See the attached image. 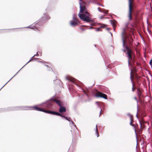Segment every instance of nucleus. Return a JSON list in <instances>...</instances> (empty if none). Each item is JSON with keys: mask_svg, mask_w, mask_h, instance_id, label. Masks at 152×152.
Here are the masks:
<instances>
[{"mask_svg": "<svg viewBox=\"0 0 152 152\" xmlns=\"http://www.w3.org/2000/svg\"><path fill=\"white\" fill-rule=\"evenodd\" d=\"M78 23L77 21L71 20L69 23L70 25L72 27H75L77 26Z\"/></svg>", "mask_w": 152, "mask_h": 152, "instance_id": "nucleus-8", "label": "nucleus"}, {"mask_svg": "<svg viewBox=\"0 0 152 152\" xmlns=\"http://www.w3.org/2000/svg\"><path fill=\"white\" fill-rule=\"evenodd\" d=\"M96 104H97V103H98V102H96Z\"/></svg>", "mask_w": 152, "mask_h": 152, "instance_id": "nucleus-59", "label": "nucleus"}, {"mask_svg": "<svg viewBox=\"0 0 152 152\" xmlns=\"http://www.w3.org/2000/svg\"><path fill=\"white\" fill-rule=\"evenodd\" d=\"M18 72H17L15 74V75H16L18 73Z\"/></svg>", "mask_w": 152, "mask_h": 152, "instance_id": "nucleus-58", "label": "nucleus"}, {"mask_svg": "<svg viewBox=\"0 0 152 152\" xmlns=\"http://www.w3.org/2000/svg\"><path fill=\"white\" fill-rule=\"evenodd\" d=\"M53 104V98L46 101L45 102H43L42 104H44V107L48 109H51Z\"/></svg>", "mask_w": 152, "mask_h": 152, "instance_id": "nucleus-3", "label": "nucleus"}, {"mask_svg": "<svg viewBox=\"0 0 152 152\" xmlns=\"http://www.w3.org/2000/svg\"><path fill=\"white\" fill-rule=\"evenodd\" d=\"M98 106L100 108V114H99V117L100 116V114H101V112L102 111V109H101V108L100 107V106H99V105H98Z\"/></svg>", "mask_w": 152, "mask_h": 152, "instance_id": "nucleus-33", "label": "nucleus"}, {"mask_svg": "<svg viewBox=\"0 0 152 152\" xmlns=\"http://www.w3.org/2000/svg\"><path fill=\"white\" fill-rule=\"evenodd\" d=\"M132 70H131V73H130V80H131V82L132 83V91H134V89H133V87H134V82L133 81V80L132 79Z\"/></svg>", "mask_w": 152, "mask_h": 152, "instance_id": "nucleus-12", "label": "nucleus"}, {"mask_svg": "<svg viewBox=\"0 0 152 152\" xmlns=\"http://www.w3.org/2000/svg\"><path fill=\"white\" fill-rule=\"evenodd\" d=\"M18 72H17L15 74V75H16L18 73Z\"/></svg>", "mask_w": 152, "mask_h": 152, "instance_id": "nucleus-56", "label": "nucleus"}, {"mask_svg": "<svg viewBox=\"0 0 152 152\" xmlns=\"http://www.w3.org/2000/svg\"><path fill=\"white\" fill-rule=\"evenodd\" d=\"M134 99L136 100V102H137V104H138V100L137 99V97H134Z\"/></svg>", "mask_w": 152, "mask_h": 152, "instance_id": "nucleus-31", "label": "nucleus"}, {"mask_svg": "<svg viewBox=\"0 0 152 152\" xmlns=\"http://www.w3.org/2000/svg\"><path fill=\"white\" fill-rule=\"evenodd\" d=\"M130 122H133V121L132 120V118L131 119V120L130 119Z\"/></svg>", "mask_w": 152, "mask_h": 152, "instance_id": "nucleus-50", "label": "nucleus"}, {"mask_svg": "<svg viewBox=\"0 0 152 152\" xmlns=\"http://www.w3.org/2000/svg\"><path fill=\"white\" fill-rule=\"evenodd\" d=\"M152 58L150 61L149 62V64L151 66V67H152Z\"/></svg>", "mask_w": 152, "mask_h": 152, "instance_id": "nucleus-30", "label": "nucleus"}, {"mask_svg": "<svg viewBox=\"0 0 152 152\" xmlns=\"http://www.w3.org/2000/svg\"><path fill=\"white\" fill-rule=\"evenodd\" d=\"M98 10L99 12H103L105 14H107V12H108V10H106L105 12H104L103 11H102L100 10L99 9V7H98Z\"/></svg>", "mask_w": 152, "mask_h": 152, "instance_id": "nucleus-17", "label": "nucleus"}, {"mask_svg": "<svg viewBox=\"0 0 152 152\" xmlns=\"http://www.w3.org/2000/svg\"><path fill=\"white\" fill-rule=\"evenodd\" d=\"M66 80L72 81L73 82H74L75 79L70 76H66Z\"/></svg>", "mask_w": 152, "mask_h": 152, "instance_id": "nucleus-10", "label": "nucleus"}, {"mask_svg": "<svg viewBox=\"0 0 152 152\" xmlns=\"http://www.w3.org/2000/svg\"><path fill=\"white\" fill-rule=\"evenodd\" d=\"M53 103H54V102H55L59 106V107L61 106V102L59 101L57 99H55L53 98Z\"/></svg>", "mask_w": 152, "mask_h": 152, "instance_id": "nucleus-13", "label": "nucleus"}, {"mask_svg": "<svg viewBox=\"0 0 152 152\" xmlns=\"http://www.w3.org/2000/svg\"><path fill=\"white\" fill-rule=\"evenodd\" d=\"M101 27H104V26H101Z\"/></svg>", "mask_w": 152, "mask_h": 152, "instance_id": "nucleus-62", "label": "nucleus"}, {"mask_svg": "<svg viewBox=\"0 0 152 152\" xmlns=\"http://www.w3.org/2000/svg\"><path fill=\"white\" fill-rule=\"evenodd\" d=\"M38 62L40 63H42V62L40 61H38Z\"/></svg>", "mask_w": 152, "mask_h": 152, "instance_id": "nucleus-48", "label": "nucleus"}, {"mask_svg": "<svg viewBox=\"0 0 152 152\" xmlns=\"http://www.w3.org/2000/svg\"><path fill=\"white\" fill-rule=\"evenodd\" d=\"M60 116L64 118L67 120H68V118H68L67 117H66L65 116H64V115H63L62 114H61V116Z\"/></svg>", "mask_w": 152, "mask_h": 152, "instance_id": "nucleus-22", "label": "nucleus"}, {"mask_svg": "<svg viewBox=\"0 0 152 152\" xmlns=\"http://www.w3.org/2000/svg\"><path fill=\"white\" fill-rule=\"evenodd\" d=\"M140 128H141L142 126V124L140 122Z\"/></svg>", "mask_w": 152, "mask_h": 152, "instance_id": "nucleus-39", "label": "nucleus"}, {"mask_svg": "<svg viewBox=\"0 0 152 152\" xmlns=\"http://www.w3.org/2000/svg\"><path fill=\"white\" fill-rule=\"evenodd\" d=\"M32 59L31 58V59L29 61L27 62L23 66L22 68L20 69L18 71V72L22 68H23L26 64H28V63H29V62H30L31 61V59Z\"/></svg>", "mask_w": 152, "mask_h": 152, "instance_id": "nucleus-28", "label": "nucleus"}, {"mask_svg": "<svg viewBox=\"0 0 152 152\" xmlns=\"http://www.w3.org/2000/svg\"><path fill=\"white\" fill-rule=\"evenodd\" d=\"M91 100V99H88L87 100H86L85 101V102H89Z\"/></svg>", "mask_w": 152, "mask_h": 152, "instance_id": "nucleus-36", "label": "nucleus"}, {"mask_svg": "<svg viewBox=\"0 0 152 152\" xmlns=\"http://www.w3.org/2000/svg\"><path fill=\"white\" fill-rule=\"evenodd\" d=\"M18 72H17L15 74V75H16L18 73Z\"/></svg>", "mask_w": 152, "mask_h": 152, "instance_id": "nucleus-52", "label": "nucleus"}, {"mask_svg": "<svg viewBox=\"0 0 152 152\" xmlns=\"http://www.w3.org/2000/svg\"><path fill=\"white\" fill-rule=\"evenodd\" d=\"M44 110L42 108H41L38 107V108L37 110V111H42V112H44Z\"/></svg>", "mask_w": 152, "mask_h": 152, "instance_id": "nucleus-20", "label": "nucleus"}, {"mask_svg": "<svg viewBox=\"0 0 152 152\" xmlns=\"http://www.w3.org/2000/svg\"><path fill=\"white\" fill-rule=\"evenodd\" d=\"M126 49L125 48V49H122V50L124 52H126Z\"/></svg>", "mask_w": 152, "mask_h": 152, "instance_id": "nucleus-37", "label": "nucleus"}, {"mask_svg": "<svg viewBox=\"0 0 152 152\" xmlns=\"http://www.w3.org/2000/svg\"><path fill=\"white\" fill-rule=\"evenodd\" d=\"M18 72H17L15 74V75H16L18 73Z\"/></svg>", "mask_w": 152, "mask_h": 152, "instance_id": "nucleus-55", "label": "nucleus"}, {"mask_svg": "<svg viewBox=\"0 0 152 152\" xmlns=\"http://www.w3.org/2000/svg\"><path fill=\"white\" fill-rule=\"evenodd\" d=\"M49 69L48 70H49V71L50 70H51V69L52 70V69H51V68H49Z\"/></svg>", "mask_w": 152, "mask_h": 152, "instance_id": "nucleus-45", "label": "nucleus"}, {"mask_svg": "<svg viewBox=\"0 0 152 152\" xmlns=\"http://www.w3.org/2000/svg\"><path fill=\"white\" fill-rule=\"evenodd\" d=\"M72 20V21H77L76 19V18L75 17V15H74L73 16V20Z\"/></svg>", "mask_w": 152, "mask_h": 152, "instance_id": "nucleus-21", "label": "nucleus"}, {"mask_svg": "<svg viewBox=\"0 0 152 152\" xmlns=\"http://www.w3.org/2000/svg\"><path fill=\"white\" fill-rule=\"evenodd\" d=\"M129 1V20H131L132 19L131 18V12L132 11V1L131 0H128Z\"/></svg>", "mask_w": 152, "mask_h": 152, "instance_id": "nucleus-4", "label": "nucleus"}, {"mask_svg": "<svg viewBox=\"0 0 152 152\" xmlns=\"http://www.w3.org/2000/svg\"><path fill=\"white\" fill-rule=\"evenodd\" d=\"M50 114L53 115H56L58 116H61V114L59 113H58V112H55V111H51V112Z\"/></svg>", "mask_w": 152, "mask_h": 152, "instance_id": "nucleus-14", "label": "nucleus"}, {"mask_svg": "<svg viewBox=\"0 0 152 152\" xmlns=\"http://www.w3.org/2000/svg\"><path fill=\"white\" fill-rule=\"evenodd\" d=\"M25 28H32V29H34L35 28L34 26H33L32 27L31 26V25L29 26H28L27 27H24Z\"/></svg>", "mask_w": 152, "mask_h": 152, "instance_id": "nucleus-19", "label": "nucleus"}, {"mask_svg": "<svg viewBox=\"0 0 152 152\" xmlns=\"http://www.w3.org/2000/svg\"><path fill=\"white\" fill-rule=\"evenodd\" d=\"M109 33H110V34L111 35V36H112V34L110 32H109Z\"/></svg>", "mask_w": 152, "mask_h": 152, "instance_id": "nucleus-49", "label": "nucleus"}, {"mask_svg": "<svg viewBox=\"0 0 152 152\" xmlns=\"http://www.w3.org/2000/svg\"><path fill=\"white\" fill-rule=\"evenodd\" d=\"M124 31L121 33L122 39L123 42V47L126 49L127 51V58H128V65H130V60L132 59V50L129 47L126 45L125 44V41L124 39Z\"/></svg>", "mask_w": 152, "mask_h": 152, "instance_id": "nucleus-1", "label": "nucleus"}, {"mask_svg": "<svg viewBox=\"0 0 152 152\" xmlns=\"http://www.w3.org/2000/svg\"><path fill=\"white\" fill-rule=\"evenodd\" d=\"M106 29H107V30L108 31H109L110 29V28H106Z\"/></svg>", "mask_w": 152, "mask_h": 152, "instance_id": "nucleus-43", "label": "nucleus"}, {"mask_svg": "<svg viewBox=\"0 0 152 152\" xmlns=\"http://www.w3.org/2000/svg\"><path fill=\"white\" fill-rule=\"evenodd\" d=\"M18 72H17L15 74V75H16L18 73Z\"/></svg>", "mask_w": 152, "mask_h": 152, "instance_id": "nucleus-57", "label": "nucleus"}, {"mask_svg": "<svg viewBox=\"0 0 152 152\" xmlns=\"http://www.w3.org/2000/svg\"><path fill=\"white\" fill-rule=\"evenodd\" d=\"M129 43L131 44V42L130 41H129Z\"/></svg>", "mask_w": 152, "mask_h": 152, "instance_id": "nucleus-63", "label": "nucleus"}, {"mask_svg": "<svg viewBox=\"0 0 152 152\" xmlns=\"http://www.w3.org/2000/svg\"><path fill=\"white\" fill-rule=\"evenodd\" d=\"M80 1V2L81 3H83V2L81 0H79Z\"/></svg>", "mask_w": 152, "mask_h": 152, "instance_id": "nucleus-44", "label": "nucleus"}, {"mask_svg": "<svg viewBox=\"0 0 152 152\" xmlns=\"http://www.w3.org/2000/svg\"><path fill=\"white\" fill-rule=\"evenodd\" d=\"M13 77L10 78V79L9 81H8V82L5 84V85H6L9 81L13 78Z\"/></svg>", "mask_w": 152, "mask_h": 152, "instance_id": "nucleus-40", "label": "nucleus"}, {"mask_svg": "<svg viewBox=\"0 0 152 152\" xmlns=\"http://www.w3.org/2000/svg\"><path fill=\"white\" fill-rule=\"evenodd\" d=\"M34 108L35 110H37L38 107H37V106L35 105L34 106H25L22 107L20 109L22 110H28V108Z\"/></svg>", "mask_w": 152, "mask_h": 152, "instance_id": "nucleus-6", "label": "nucleus"}, {"mask_svg": "<svg viewBox=\"0 0 152 152\" xmlns=\"http://www.w3.org/2000/svg\"><path fill=\"white\" fill-rule=\"evenodd\" d=\"M96 96L97 97H100L104 98L105 99H107V95L101 92L97 93L96 95Z\"/></svg>", "mask_w": 152, "mask_h": 152, "instance_id": "nucleus-5", "label": "nucleus"}, {"mask_svg": "<svg viewBox=\"0 0 152 152\" xmlns=\"http://www.w3.org/2000/svg\"><path fill=\"white\" fill-rule=\"evenodd\" d=\"M84 13L86 14H86L87 16H90L89 13L88 12L86 11L85 12H84Z\"/></svg>", "mask_w": 152, "mask_h": 152, "instance_id": "nucleus-26", "label": "nucleus"}, {"mask_svg": "<svg viewBox=\"0 0 152 152\" xmlns=\"http://www.w3.org/2000/svg\"><path fill=\"white\" fill-rule=\"evenodd\" d=\"M38 52H37L36 54L34 55L32 57H31V58H32L34 57V56H37V55H38Z\"/></svg>", "mask_w": 152, "mask_h": 152, "instance_id": "nucleus-32", "label": "nucleus"}, {"mask_svg": "<svg viewBox=\"0 0 152 152\" xmlns=\"http://www.w3.org/2000/svg\"><path fill=\"white\" fill-rule=\"evenodd\" d=\"M97 133L96 135H97V137H99V134L98 133Z\"/></svg>", "mask_w": 152, "mask_h": 152, "instance_id": "nucleus-41", "label": "nucleus"}, {"mask_svg": "<svg viewBox=\"0 0 152 152\" xmlns=\"http://www.w3.org/2000/svg\"><path fill=\"white\" fill-rule=\"evenodd\" d=\"M5 85V84L4 86H2V87L0 89V90H1V89L3 88V87H4V86Z\"/></svg>", "mask_w": 152, "mask_h": 152, "instance_id": "nucleus-51", "label": "nucleus"}, {"mask_svg": "<svg viewBox=\"0 0 152 152\" xmlns=\"http://www.w3.org/2000/svg\"><path fill=\"white\" fill-rule=\"evenodd\" d=\"M127 115L128 116H129L130 117V119L131 120L132 117V115H131L129 113H128L127 114Z\"/></svg>", "mask_w": 152, "mask_h": 152, "instance_id": "nucleus-23", "label": "nucleus"}, {"mask_svg": "<svg viewBox=\"0 0 152 152\" xmlns=\"http://www.w3.org/2000/svg\"><path fill=\"white\" fill-rule=\"evenodd\" d=\"M130 39H132V40H133V39H132L131 38H130Z\"/></svg>", "mask_w": 152, "mask_h": 152, "instance_id": "nucleus-64", "label": "nucleus"}, {"mask_svg": "<svg viewBox=\"0 0 152 152\" xmlns=\"http://www.w3.org/2000/svg\"><path fill=\"white\" fill-rule=\"evenodd\" d=\"M83 91L84 92V93H85V94H86L87 96L88 97V94H86V92H85V91H84V90H83Z\"/></svg>", "mask_w": 152, "mask_h": 152, "instance_id": "nucleus-38", "label": "nucleus"}, {"mask_svg": "<svg viewBox=\"0 0 152 152\" xmlns=\"http://www.w3.org/2000/svg\"><path fill=\"white\" fill-rule=\"evenodd\" d=\"M45 66H46V67H49V66H48L47 65H45Z\"/></svg>", "mask_w": 152, "mask_h": 152, "instance_id": "nucleus-46", "label": "nucleus"}, {"mask_svg": "<svg viewBox=\"0 0 152 152\" xmlns=\"http://www.w3.org/2000/svg\"><path fill=\"white\" fill-rule=\"evenodd\" d=\"M67 120L70 123H71V120L70 118L69 117V118H68Z\"/></svg>", "mask_w": 152, "mask_h": 152, "instance_id": "nucleus-34", "label": "nucleus"}, {"mask_svg": "<svg viewBox=\"0 0 152 152\" xmlns=\"http://www.w3.org/2000/svg\"><path fill=\"white\" fill-rule=\"evenodd\" d=\"M100 31V28H97L96 30V31Z\"/></svg>", "mask_w": 152, "mask_h": 152, "instance_id": "nucleus-35", "label": "nucleus"}, {"mask_svg": "<svg viewBox=\"0 0 152 152\" xmlns=\"http://www.w3.org/2000/svg\"><path fill=\"white\" fill-rule=\"evenodd\" d=\"M130 125L132 126H133L134 127V132H135V134H136V138H137V133H136V129H135V125L134 124H133L132 123V122H130Z\"/></svg>", "mask_w": 152, "mask_h": 152, "instance_id": "nucleus-15", "label": "nucleus"}, {"mask_svg": "<svg viewBox=\"0 0 152 152\" xmlns=\"http://www.w3.org/2000/svg\"><path fill=\"white\" fill-rule=\"evenodd\" d=\"M138 107H139L138 105V104H137V114H136V117H137V118H138V116H137V113H138Z\"/></svg>", "mask_w": 152, "mask_h": 152, "instance_id": "nucleus-24", "label": "nucleus"}, {"mask_svg": "<svg viewBox=\"0 0 152 152\" xmlns=\"http://www.w3.org/2000/svg\"><path fill=\"white\" fill-rule=\"evenodd\" d=\"M93 28L92 27H91L90 28H89V29H91Z\"/></svg>", "mask_w": 152, "mask_h": 152, "instance_id": "nucleus-47", "label": "nucleus"}, {"mask_svg": "<svg viewBox=\"0 0 152 152\" xmlns=\"http://www.w3.org/2000/svg\"><path fill=\"white\" fill-rule=\"evenodd\" d=\"M113 29H114V30L115 29V28H113Z\"/></svg>", "mask_w": 152, "mask_h": 152, "instance_id": "nucleus-60", "label": "nucleus"}, {"mask_svg": "<svg viewBox=\"0 0 152 152\" xmlns=\"http://www.w3.org/2000/svg\"><path fill=\"white\" fill-rule=\"evenodd\" d=\"M66 111V109L64 107L62 106V105L59 107V112L60 113L65 112Z\"/></svg>", "mask_w": 152, "mask_h": 152, "instance_id": "nucleus-11", "label": "nucleus"}, {"mask_svg": "<svg viewBox=\"0 0 152 152\" xmlns=\"http://www.w3.org/2000/svg\"><path fill=\"white\" fill-rule=\"evenodd\" d=\"M78 16L83 21L87 23L93 22V20H91L89 16H87L85 14H81L80 13L78 14Z\"/></svg>", "mask_w": 152, "mask_h": 152, "instance_id": "nucleus-2", "label": "nucleus"}, {"mask_svg": "<svg viewBox=\"0 0 152 152\" xmlns=\"http://www.w3.org/2000/svg\"><path fill=\"white\" fill-rule=\"evenodd\" d=\"M18 72H17L15 74V75H16L18 73Z\"/></svg>", "mask_w": 152, "mask_h": 152, "instance_id": "nucleus-53", "label": "nucleus"}, {"mask_svg": "<svg viewBox=\"0 0 152 152\" xmlns=\"http://www.w3.org/2000/svg\"><path fill=\"white\" fill-rule=\"evenodd\" d=\"M97 125H96V130H95V132L96 133H98V129L97 128Z\"/></svg>", "mask_w": 152, "mask_h": 152, "instance_id": "nucleus-27", "label": "nucleus"}, {"mask_svg": "<svg viewBox=\"0 0 152 152\" xmlns=\"http://www.w3.org/2000/svg\"><path fill=\"white\" fill-rule=\"evenodd\" d=\"M103 16H101L100 17V18L101 19H102L103 18Z\"/></svg>", "mask_w": 152, "mask_h": 152, "instance_id": "nucleus-42", "label": "nucleus"}, {"mask_svg": "<svg viewBox=\"0 0 152 152\" xmlns=\"http://www.w3.org/2000/svg\"><path fill=\"white\" fill-rule=\"evenodd\" d=\"M98 5H101V6H102V5H100V4H98Z\"/></svg>", "mask_w": 152, "mask_h": 152, "instance_id": "nucleus-61", "label": "nucleus"}, {"mask_svg": "<svg viewBox=\"0 0 152 152\" xmlns=\"http://www.w3.org/2000/svg\"><path fill=\"white\" fill-rule=\"evenodd\" d=\"M110 21L113 27L115 26L116 25V21L115 20H114L113 21H112L111 20H110Z\"/></svg>", "mask_w": 152, "mask_h": 152, "instance_id": "nucleus-16", "label": "nucleus"}, {"mask_svg": "<svg viewBox=\"0 0 152 152\" xmlns=\"http://www.w3.org/2000/svg\"><path fill=\"white\" fill-rule=\"evenodd\" d=\"M141 94V91L140 90H138V95H140Z\"/></svg>", "mask_w": 152, "mask_h": 152, "instance_id": "nucleus-25", "label": "nucleus"}, {"mask_svg": "<svg viewBox=\"0 0 152 152\" xmlns=\"http://www.w3.org/2000/svg\"><path fill=\"white\" fill-rule=\"evenodd\" d=\"M18 72H17L15 74V75H16L18 73Z\"/></svg>", "mask_w": 152, "mask_h": 152, "instance_id": "nucleus-54", "label": "nucleus"}, {"mask_svg": "<svg viewBox=\"0 0 152 152\" xmlns=\"http://www.w3.org/2000/svg\"><path fill=\"white\" fill-rule=\"evenodd\" d=\"M51 111L45 110H44V112L50 114Z\"/></svg>", "mask_w": 152, "mask_h": 152, "instance_id": "nucleus-18", "label": "nucleus"}, {"mask_svg": "<svg viewBox=\"0 0 152 152\" xmlns=\"http://www.w3.org/2000/svg\"><path fill=\"white\" fill-rule=\"evenodd\" d=\"M70 124H73L74 126L76 127V126L75 125V124H74V123L73 121H71V123Z\"/></svg>", "mask_w": 152, "mask_h": 152, "instance_id": "nucleus-29", "label": "nucleus"}, {"mask_svg": "<svg viewBox=\"0 0 152 152\" xmlns=\"http://www.w3.org/2000/svg\"><path fill=\"white\" fill-rule=\"evenodd\" d=\"M79 4H80V13H83V12L84 11L86 10V8L85 7H82L81 3L80 2H79Z\"/></svg>", "mask_w": 152, "mask_h": 152, "instance_id": "nucleus-9", "label": "nucleus"}, {"mask_svg": "<svg viewBox=\"0 0 152 152\" xmlns=\"http://www.w3.org/2000/svg\"><path fill=\"white\" fill-rule=\"evenodd\" d=\"M50 18V16L47 14L45 13L43 14V16L42 18V19L44 21H46L49 20Z\"/></svg>", "mask_w": 152, "mask_h": 152, "instance_id": "nucleus-7", "label": "nucleus"}]
</instances>
